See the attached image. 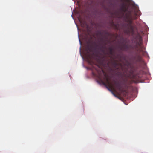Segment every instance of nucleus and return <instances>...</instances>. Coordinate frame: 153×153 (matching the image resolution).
Returning a JSON list of instances; mask_svg holds the SVG:
<instances>
[{
	"instance_id": "obj_1",
	"label": "nucleus",
	"mask_w": 153,
	"mask_h": 153,
	"mask_svg": "<svg viewBox=\"0 0 153 153\" xmlns=\"http://www.w3.org/2000/svg\"><path fill=\"white\" fill-rule=\"evenodd\" d=\"M135 39L136 40L135 43H136V45L134 46L131 45H124L123 46L122 49L125 51L128 49L134 50V58L136 59L137 61L141 62L142 58L140 54L143 55L144 53V51L140 45L142 37L140 34L138 33L136 36Z\"/></svg>"
},
{
	"instance_id": "obj_2",
	"label": "nucleus",
	"mask_w": 153,
	"mask_h": 153,
	"mask_svg": "<svg viewBox=\"0 0 153 153\" xmlns=\"http://www.w3.org/2000/svg\"><path fill=\"white\" fill-rule=\"evenodd\" d=\"M120 10L121 11L122 16L119 17V19L122 18L124 24L127 29H133V20L136 18L135 17L133 16L132 12L131 10H128V7L124 3L122 4Z\"/></svg>"
},
{
	"instance_id": "obj_3",
	"label": "nucleus",
	"mask_w": 153,
	"mask_h": 153,
	"mask_svg": "<svg viewBox=\"0 0 153 153\" xmlns=\"http://www.w3.org/2000/svg\"><path fill=\"white\" fill-rule=\"evenodd\" d=\"M104 79H105V82H102L103 84L107 86L108 88L112 92L113 95L116 97L119 98V97L116 94H114L113 92L115 90V89L118 90L121 93L123 94V96H126L128 95V90L127 89H124V88L121 85V84L119 82L117 81H114V85H112L109 82L108 77L106 76V74H105Z\"/></svg>"
},
{
	"instance_id": "obj_4",
	"label": "nucleus",
	"mask_w": 153,
	"mask_h": 153,
	"mask_svg": "<svg viewBox=\"0 0 153 153\" xmlns=\"http://www.w3.org/2000/svg\"><path fill=\"white\" fill-rule=\"evenodd\" d=\"M95 48V49H97L100 50L105 55H106L107 54V53L105 52L104 49L105 47H104V46L102 45H96Z\"/></svg>"
},
{
	"instance_id": "obj_5",
	"label": "nucleus",
	"mask_w": 153,
	"mask_h": 153,
	"mask_svg": "<svg viewBox=\"0 0 153 153\" xmlns=\"http://www.w3.org/2000/svg\"><path fill=\"white\" fill-rule=\"evenodd\" d=\"M109 54L110 55H112L113 54V49L112 47H110L109 48Z\"/></svg>"
},
{
	"instance_id": "obj_6",
	"label": "nucleus",
	"mask_w": 153,
	"mask_h": 153,
	"mask_svg": "<svg viewBox=\"0 0 153 153\" xmlns=\"http://www.w3.org/2000/svg\"><path fill=\"white\" fill-rule=\"evenodd\" d=\"M112 65L113 66L114 68H116L117 67L118 65V64L117 63L115 62H112Z\"/></svg>"
},
{
	"instance_id": "obj_7",
	"label": "nucleus",
	"mask_w": 153,
	"mask_h": 153,
	"mask_svg": "<svg viewBox=\"0 0 153 153\" xmlns=\"http://www.w3.org/2000/svg\"><path fill=\"white\" fill-rule=\"evenodd\" d=\"M134 15L135 16V17L137 16H140V12L139 11H138L137 13L135 12L134 13Z\"/></svg>"
},
{
	"instance_id": "obj_8",
	"label": "nucleus",
	"mask_w": 153,
	"mask_h": 153,
	"mask_svg": "<svg viewBox=\"0 0 153 153\" xmlns=\"http://www.w3.org/2000/svg\"><path fill=\"white\" fill-rule=\"evenodd\" d=\"M128 86H127V85H125V88H126V89H128Z\"/></svg>"
},
{
	"instance_id": "obj_9",
	"label": "nucleus",
	"mask_w": 153,
	"mask_h": 153,
	"mask_svg": "<svg viewBox=\"0 0 153 153\" xmlns=\"http://www.w3.org/2000/svg\"><path fill=\"white\" fill-rule=\"evenodd\" d=\"M81 29H78V31L79 32V31H80Z\"/></svg>"
},
{
	"instance_id": "obj_10",
	"label": "nucleus",
	"mask_w": 153,
	"mask_h": 153,
	"mask_svg": "<svg viewBox=\"0 0 153 153\" xmlns=\"http://www.w3.org/2000/svg\"><path fill=\"white\" fill-rule=\"evenodd\" d=\"M88 49H89V50H90V48H88Z\"/></svg>"
},
{
	"instance_id": "obj_11",
	"label": "nucleus",
	"mask_w": 153,
	"mask_h": 153,
	"mask_svg": "<svg viewBox=\"0 0 153 153\" xmlns=\"http://www.w3.org/2000/svg\"><path fill=\"white\" fill-rule=\"evenodd\" d=\"M109 56L110 57H111H111H111V56Z\"/></svg>"
}]
</instances>
